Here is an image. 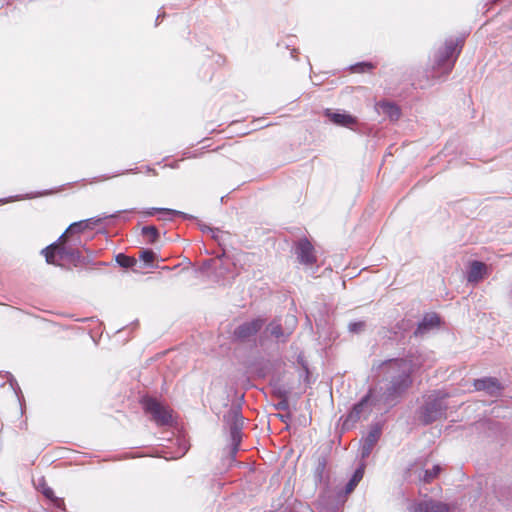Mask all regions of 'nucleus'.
Instances as JSON below:
<instances>
[{
    "mask_svg": "<svg viewBox=\"0 0 512 512\" xmlns=\"http://www.w3.org/2000/svg\"><path fill=\"white\" fill-rule=\"evenodd\" d=\"M460 53V49L457 48V44L453 41L447 42L441 47L435 56V68L440 74L449 73L455 63V60Z\"/></svg>",
    "mask_w": 512,
    "mask_h": 512,
    "instance_id": "obj_2",
    "label": "nucleus"
},
{
    "mask_svg": "<svg viewBox=\"0 0 512 512\" xmlns=\"http://www.w3.org/2000/svg\"><path fill=\"white\" fill-rule=\"evenodd\" d=\"M440 325V317L436 313L426 314L423 320L418 324L414 331V336H423L429 330L437 328Z\"/></svg>",
    "mask_w": 512,
    "mask_h": 512,
    "instance_id": "obj_10",
    "label": "nucleus"
},
{
    "mask_svg": "<svg viewBox=\"0 0 512 512\" xmlns=\"http://www.w3.org/2000/svg\"><path fill=\"white\" fill-rule=\"evenodd\" d=\"M155 253L152 250L140 251L139 259L146 264H151L155 260Z\"/></svg>",
    "mask_w": 512,
    "mask_h": 512,
    "instance_id": "obj_25",
    "label": "nucleus"
},
{
    "mask_svg": "<svg viewBox=\"0 0 512 512\" xmlns=\"http://www.w3.org/2000/svg\"><path fill=\"white\" fill-rule=\"evenodd\" d=\"M327 460L325 457H321L318 459L317 467L315 469V475L319 481L322 480L324 472L326 470Z\"/></svg>",
    "mask_w": 512,
    "mask_h": 512,
    "instance_id": "obj_24",
    "label": "nucleus"
},
{
    "mask_svg": "<svg viewBox=\"0 0 512 512\" xmlns=\"http://www.w3.org/2000/svg\"><path fill=\"white\" fill-rule=\"evenodd\" d=\"M156 212L165 213V214L170 215L172 217H175V216H178V215L181 214V212L176 211V210H172V209H158V208H153L150 211H147L146 214L151 216V215H154Z\"/></svg>",
    "mask_w": 512,
    "mask_h": 512,
    "instance_id": "obj_26",
    "label": "nucleus"
},
{
    "mask_svg": "<svg viewBox=\"0 0 512 512\" xmlns=\"http://www.w3.org/2000/svg\"><path fill=\"white\" fill-rule=\"evenodd\" d=\"M325 114L331 122L338 126L352 127L357 123V119L350 114L334 113L330 110H327Z\"/></svg>",
    "mask_w": 512,
    "mask_h": 512,
    "instance_id": "obj_12",
    "label": "nucleus"
},
{
    "mask_svg": "<svg viewBox=\"0 0 512 512\" xmlns=\"http://www.w3.org/2000/svg\"><path fill=\"white\" fill-rule=\"evenodd\" d=\"M241 426L238 425L237 422H235L231 427H230V436H231V440H232V444H233V448H232V454L235 455L239 449V445H240V442H241Z\"/></svg>",
    "mask_w": 512,
    "mask_h": 512,
    "instance_id": "obj_17",
    "label": "nucleus"
},
{
    "mask_svg": "<svg viewBox=\"0 0 512 512\" xmlns=\"http://www.w3.org/2000/svg\"><path fill=\"white\" fill-rule=\"evenodd\" d=\"M91 228V221L90 220H83L79 222L72 223L66 233H73V232H82L86 229Z\"/></svg>",
    "mask_w": 512,
    "mask_h": 512,
    "instance_id": "obj_20",
    "label": "nucleus"
},
{
    "mask_svg": "<svg viewBox=\"0 0 512 512\" xmlns=\"http://www.w3.org/2000/svg\"><path fill=\"white\" fill-rule=\"evenodd\" d=\"M267 330L269 331L271 336H273L277 339H280L285 336L281 324L276 320L272 321L268 325Z\"/></svg>",
    "mask_w": 512,
    "mask_h": 512,
    "instance_id": "obj_21",
    "label": "nucleus"
},
{
    "mask_svg": "<svg viewBox=\"0 0 512 512\" xmlns=\"http://www.w3.org/2000/svg\"><path fill=\"white\" fill-rule=\"evenodd\" d=\"M143 407L146 413L152 416V420L158 426H167L172 423V410L154 398L143 400Z\"/></svg>",
    "mask_w": 512,
    "mask_h": 512,
    "instance_id": "obj_3",
    "label": "nucleus"
},
{
    "mask_svg": "<svg viewBox=\"0 0 512 512\" xmlns=\"http://www.w3.org/2000/svg\"><path fill=\"white\" fill-rule=\"evenodd\" d=\"M487 266L480 261H473L467 274V280L471 283H477L482 280L486 274Z\"/></svg>",
    "mask_w": 512,
    "mask_h": 512,
    "instance_id": "obj_13",
    "label": "nucleus"
},
{
    "mask_svg": "<svg viewBox=\"0 0 512 512\" xmlns=\"http://www.w3.org/2000/svg\"><path fill=\"white\" fill-rule=\"evenodd\" d=\"M373 447H370V444L368 445L366 442L363 446V450H362V457H367L371 450H372Z\"/></svg>",
    "mask_w": 512,
    "mask_h": 512,
    "instance_id": "obj_29",
    "label": "nucleus"
},
{
    "mask_svg": "<svg viewBox=\"0 0 512 512\" xmlns=\"http://www.w3.org/2000/svg\"><path fill=\"white\" fill-rule=\"evenodd\" d=\"M474 387L478 391H486L490 395H496L501 387L495 378H483L474 381Z\"/></svg>",
    "mask_w": 512,
    "mask_h": 512,
    "instance_id": "obj_11",
    "label": "nucleus"
},
{
    "mask_svg": "<svg viewBox=\"0 0 512 512\" xmlns=\"http://www.w3.org/2000/svg\"><path fill=\"white\" fill-rule=\"evenodd\" d=\"M374 68H375L374 64H372L370 62H362V63H357L354 66H352V71L354 73H365V72L372 71Z\"/></svg>",
    "mask_w": 512,
    "mask_h": 512,
    "instance_id": "obj_23",
    "label": "nucleus"
},
{
    "mask_svg": "<svg viewBox=\"0 0 512 512\" xmlns=\"http://www.w3.org/2000/svg\"><path fill=\"white\" fill-rule=\"evenodd\" d=\"M296 254L300 263L312 265L316 262V255L313 245L309 240L301 239L296 247Z\"/></svg>",
    "mask_w": 512,
    "mask_h": 512,
    "instance_id": "obj_6",
    "label": "nucleus"
},
{
    "mask_svg": "<svg viewBox=\"0 0 512 512\" xmlns=\"http://www.w3.org/2000/svg\"><path fill=\"white\" fill-rule=\"evenodd\" d=\"M370 397H371V391L365 395L360 402H358L357 404H355L353 406V408L351 409V411L349 412V414L347 415L346 419H345V424H348V423H351V424H354L356 423L358 420H360V418L366 414L369 410V400H370Z\"/></svg>",
    "mask_w": 512,
    "mask_h": 512,
    "instance_id": "obj_9",
    "label": "nucleus"
},
{
    "mask_svg": "<svg viewBox=\"0 0 512 512\" xmlns=\"http://www.w3.org/2000/svg\"><path fill=\"white\" fill-rule=\"evenodd\" d=\"M142 235L147 239L148 243H155L159 237L158 230L155 226H145L142 228Z\"/></svg>",
    "mask_w": 512,
    "mask_h": 512,
    "instance_id": "obj_19",
    "label": "nucleus"
},
{
    "mask_svg": "<svg viewBox=\"0 0 512 512\" xmlns=\"http://www.w3.org/2000/svg\"><path fill=\"white\" fill-rule=\"evenodd\" d=\"M379 435H380V432L378 430L371 431L369 433V435L367 436L365 442L368 445L370 444V447H373L375 445V443L377 442Z\"/></svg>",
    "mask_w": 512,
    "mask_h": 512,
    "instance_id": "obj_28",
    "label": "nucleus"
},
{
    "mask_svg": "<svg viewBox=\"0 0 512 512\" xmlns=\"http://www.w3.org/2000/svg\"><path fill=\"white\" fill-rule=\"evenodd\" d=\"M391 365L397 366V368L401 371L397 377H395L390 386L386 391V399H394L401 396L412 384L411 372L412 365L409 361L405 359H399L390 361Z\"/></svg>",
    "mask_w": 512,
    "mask_h": 512,
    "instance_id": "obj_1",
    "label": "nucleus"
},
{
    "mask_svg": "<svg viewBox=\"0 0 512 512\" xmlns=\"http://www.w3.org/2000/svg\"><path fill=\"white\" fill-rule=\"evenodd\" d=\"M43 495L49 499L57 508L64 509L65 502L63 498H59L55 496V493L52 488L48 486H43L42 488Z\"/></svg>",
    "mask_w": 512,
    "mask_h": 512,
    "instance_id": "obj_18",
    "label": "nucleus"
},
{
    "mask_svg": "<svg viewBox=\"0 0 512 512\" xmlns=\"http://www.w3.org/2000/svg\"><path fill=\"white\" fill-rule=\"evenodd\" d=\"M421 466H424V464H421ZM441 470L442 469L439 465H435L431 470H423V467H418L417 463H414L406 470L404 477L409 478L414 474L417 475L420 482L431 483L438 477Z\"/></svg>",
    "mask_w": 512,
    "mask_h": 512,
    "instance_id": "obj_5",
    "label": "nucleus"
},
{
    "mask_svg": "<svg viewBox=\"0 0 512 512\" xmlns=\"http://www.w3.org/2000/svg\"><path fill=\"white\" fill-rule=\"evenodd\" d=\"M265 321L261 318L245 322L234 330V336L237 339L245 340L255 335L264 325Z\"/></svg>",
    "mask_w": 512,
    "mask_h": 512,
    "instance_id": "obj_8",
    "label": "nucleus"
},
{
    "mask_svg": "<svg viewBox=\"0 0 512 512\" xmlns=\"http://www.w3.org/2000/svg\"><path fill=\"white\" fill-rule=\"evenodd\" d=\"M365 326L366 324L364 321L352 322L349 324V331L352 333H360L364 331Z\"/></svg>",
    "mask_w": 512,
    "mask_h": 512,
    "instance_id": "obj_27",
    "label": "nucleus"
},
{
    "mask_svg": "<svg viewBox=\"0 0 512 512\" xmlns=\"http://www.w3.org/2000/svg\"><path fill=\"white\" fill-rule=\"evenodd\" d=\"M448 506L440 502L426 501L417 504L412 512H448Z\"/></svg>",
    "mask_w": 512,
    "mask_h": 512,
    "instance_id": "obj_14",
    "label": "nucleus"
},
{
    "mask_svg": "<svg viewBox=\"0 0 512 512\" xmlns=\"http://www.w3.org/2000/svg\"><path fill=\"white\" fill-rule=\"evenodd\" d=\"M285 406H287V404H286V403H281V404H280V407H282V408H283V407H285Z\"/></svg>",
    "mask_w": 512,
    "mask_h": 512,
    "instance_id": "obj_30",
    "label": "nucleus"
},
{
    "mask_svg": "<svg viewBox=\"0 0 512 512\" xmlns=\"http://www.w3.org/2000/svg\"><path fill=\"white\" fill-rule=\"evenodd\" d=\"M66 241V233L62 234L58 242L53 243L42 250V254L45 256L48 264L57 265L56 256L59 255L62 258L66 254V250L63 246Z\"/></svg>",
    "mask_w": 512,
    "mask_h": 512,
    "instance_id": "obj_7",
    "label": "nucleus"
},
{
    "mask_svg": "<svg viewBox=\"0 0 512 512\" xmlns=\"http://www.w3.org/2000/svg\"><path fill=\"white\" fill-rule=\"evenodd\" d=\"M117 263L124 268H131L136 264V259L125 254H118L116 256Z\"/></svg>",
    "mask_w": 512,
    "mask_h": 512,
    "instance_id": "obj_22",
    "label": "nucleus"
},
{
    "mask_svg": "<svg viewBox=\"0 0 512 512\" xmlns=\"http://www.w3.org/2000/svg\"><path fill=\"white\" fill-rule=\"evenodd\" d=\"M445 398L446 395H440V393L432 394L428 397L422 411V421L425 424H429L444 415L447 408L443 403Z\"/></svg>",
    "mask_w": 512,
    "mask_h": 512,
    "instance_id": "obj_4",
    "label": "nucleus"
},
{
    "mask_svg": "<svg viewBox=\"0 0 512 512\" xmlns=\"http://www.w3.org/2000/svg\"><path fill=\"white\" fill-rule=\"evenodd\" d=\"M364 471H365V465L364 464H361L355 470L352 478L350 479V481L346 485V488H345L346 494H350L356 488V486L358 485V483L362 480V478L364 476Z\"/></svg>",
    "mask_w": 512,
    "mask_h": 512,
    "instance_id": "obj_16",
    "label": "nucleus"
},
{
    "mask_svg": "<svg viewBox=\"0 0 512 512\" xmlns=\"http://www.w3.org/2000/svg\"><path fill=\"white\" fill-rule=\"evenodd\" d=\"M378 107L381 112L387 115L392 120H397L400 117V109L393 103L390 102H380L378 103Z\"/></svg>",
    "mask_w": 512,
    "mask_h": 512,
    "instance_id": "obj_15",
    "label": "nucleus"
}]
</instances>
